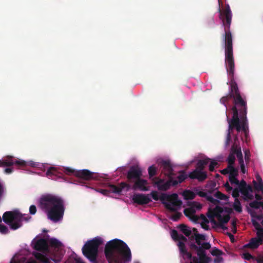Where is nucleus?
Segmentation results:
<instances>
[{"label": "nucleus", "mask_w": 263, "mask_h": 263, "mask_svg": "<svg viewBox=\"0 0 263 263\" xmlns=\"http://www.w3.org/2000/svg\"><path fill=\"white\" fill-rule=\"evenodd\" d=\"M226 30L227 33L225 35V64L228 74L231 79L230 97H232L233 99L234 104L232 110L233 114L236 112V115H239L238 111H239L240 116H247V102L241 97L237 84L234 81V78L235 63L233 50L232 35H231L229 30V26L226 27Z\"/></svg>", "instance_id": "1"}, {"label": "nucleus", "mask_w": 263, "mask_h": 263, "mask_svg": "<svg viewBox=\"0 0 263 263\" xmlns=\"http://www.w3.org/2000/svg\"><path fill=\"white\" fill-rule=\"evenodd\" d=\"M104 254L108 263H126L132 260L130 249L125 242L118 239L106 243Z\"/></svg>", "instance_id": "2"}, {"label": "nucleus", "mask_w": 263, "mask_h": 263, "mask_svg": "<svg viewBox=\"0 0 263 263\" xmlns=\"http://www.w3.org/2000/svg\"><path fill=\"white\" fill-rule=\"evenodd\" d=\"M41 209L47 213L48 219L58 222L63 217L65 211L63 199L57 195L47 194L42 195L39 200Z\"/></svg>", "instance_id": "3"}, {"label": "nucleus", "mask_w": 263, "mask_h": 263, "mask_svg": "<svg viewBox=\"0 0 263 263\" xmlns=\"http://www.w3.org/2000/svg\"><path fill=\"white\" fill-rule=\"evenodd\" d=\"M151 195L154 200L157 201L160 199L165 208L171 212H176L182 204L181 201L178 200V195L176 193L171 195L162 194L159 197L157 191H152Z\"/></svg>", "instance_id": "4"}, {"label": "nucleus", "mask_w": 263, "mask_h": 263, "mask_svg": "<svg viewBox=\"0 0 263 263\" xmlns=\"http://www.w3.org/2000/svg\"><path fill=\"white\" fill-rule=\"evenodd\" d=\"M103 242L100 237H96L88 240L82 248V253L91 262L96 263L98 254V249Z\"/></svg>", "instance_id": "5"}, {"label": "nucleus", "mask_w": 263, "mask_h": 263, "mask_svg": "<svg viewBox=\"0 0 263 263\" xmlns=\"http://www.w3.org/2000/svg\"><path fill=\"white\" fill-rule=\"evenodd\" d=\"M25 217L18 210L5 212L3 215L4 222L10 226L11 229L16 230L22 226V221H28L31 218Z\"/></svg>", "instance_id": "6"}, {"label": "nucleus", "mask_w": 263, "mask_h": 263, "mask_svg": "<svg viewBox=\"0 0 263 263\" xmlns=\"http://www.w3.org/2000/svg\"><path fill=\"white\" fill-rule=\"evenodd\" d=\"M227 117L229 123V131L232 132L234 128L238 132L242 130L247 136L249 130L247 116L241 115L239 118V115H237L235 112L233 115L232 119H230L228 116Z\"/></svg>", "instance_id": "7"}, {"label": "nucleus", "mask_w": 263, "mask_h": 263, "mask_svg": "<svg viewBox=\"0 0 263 263\" xmlns=\"http://www.w3.org/2000/svg\"><path fill=\"white\" fill-rule=\"evenodd\" d=\"M219 6L222 4L221 0H218ZM218 12L219 13V18L221 20L222 26L224 27V33L223 34V39L224 43L225 44V35L227 33L226 30V27L229 26V30L232 35L230 31V27L232 22V14L229 5L226 6L224 10H221L220 7L218 8Z\"/></svg>", "instance_id": "8"}, {"label": "nucleus", "mask_w": 263, "mask_h": 263, "mask_svg": "<svg viewBox=\"0 0 263 263\" xmlns=\"http://www.w3.org/2000/svg\"><path fill=\"white\" fill-rule=\"evenodd\" d=\"M178 246L180 252L183 257H186L187 259L192 260L190 263H209L210 261V258L207 256L206 255L200 256L199 258L196 256H193L191 253L187 252L185 244L183 242H178Z\"/></svg>", "instance_id": "9"}, {"label": "nucleus", "mask_w": 263, "mask_h": 263, "mask_svg": "<svg viewBox=\"0 0 263 263\" xmlns=\"http://www.w3.org/2000/svg\"><path fill=\"white\" fill-rule=\"evenodd\" d=\"M107 187V189H99L97 191L104 195L107 196L110 193L120 194L124 189H126V191H127L130 189V185L125 182H121L119 185L108 183Z\"/></svg>", "instance_id": "10"}, {"label": "nucleus", "mask_w": 263, "mask_h": 263, "mask_svg": "<svg viewBox=\"0 0 263 263\" xmlns=\"http://www.w3.org/2000/svg\"><path fill=\"white\" fill-rule=\"evenodd\" d=\"M13 165H17L19 168H23L27 166V162L23 160H16L11 156L0 160V166H11Z\"/></svg>", "instance_id": "11"}, {"label": "nucleus", "mask_w": 263, "mask_h": 263, "mask_svg": "<svg viewBox=\"0 0 263 263\" xmlns=\"http://www.w3.org/2000/svg\"><path fill=\"white\" fill-rule=\"evenodd\" d=\"M153 181L160 191H166L173 186V177H168V180L164 182L163 179L154 178Z\"/></svg>", "instance_id": "12"}, {"label": "nucleus", "mask_w": 263, "mask_h": 263, "mask_svg": "<svg viewBox=\"0 0 263 263\" xmlns=\"http://www.w3.org/2000/svg\"><path fill=\"white\" fill-rule=\"evenodd\" d=\"M142 175V171L138 166H133L130 167L127 174V178L129 182H133V180H137L141 178Z\"/></svg>", "instance_id": "13"}, {"label": "nucleus", "mask_w": 263, "mask_h": 263, "mask_svg": "<svg viewBox=\"0 0 263 263\" xmlns=\"http://www.w3.org/2000/svg\"><path fill=\"white\" fill-rule=\"evenodd\" d=\"M222 212V209L219 206H216L212 213L208 214L214 215V217H216L218 221V223H227L230 219V216L229 214L223 216H221L220 213Z\"/></svg>", "instance_id": "14"}, {"label": "nucleus", "mask_w": 263, "mask_h": 263, "mask_svg": "<svg viewBox=\"0 0 263 263\" xmlns=\"http://www.w3.org/2000/svg\"><path fill=\"white\" fill-rule=\"evenodd\" d=\"M160 167L162 168V172L168 177H173L174 175L172 166L168 160H161L158 162Z\"/></svg>", "instance_id": "15"}, {"label": "nucleus", "mask_w": 263, "mask_h": 263, "mask_svg": "<svg viewBox=\"0 0 263 263\" xmlns=\"http://www.w3.org/2000/svg\"><path fill=\"white\" fill-rule=\"evenodd\" d=\"M33 248L34 250L46 253L49 252V245L48 241L44 238H41L35 242Z\"/></svg>", "instance_id": "16"}, {"label": "nucleus", "mask_w": 263, "mask_h": 263, "mask_svg": "<svg viewBox=\"0 0 263 263\" xmlns=\"http://www.w3.org/2000/svg\"><path fill=\"white\" fill-rule=\"evenodd\" d=\"M188 177L192 179H197L199 181H203L207 178V174L205 172L195 169L189 173Z\"/></svg>", "instance_id": "17"}, {"label": "nucleus", "mask_w": 263, "mask_h": 263, "mask_svg": "<svg viewBox=\"0 0 263 263\" xmlns=\"http://www.w3.org/2000/svg\"><path fill=\"white\" fill-rule=\"evenodd\" d=\"M132 199L135 203L140 205L147 204L152 201L148 195L141 194H134Z\"/></svg>", "instance_id": "18"}, {"label": "nucleus", "mask_w": 263, "mask_h": 263, "mask_svg": "<svg viewBox=\"0 0 263 263\" xmlns=\"http://www.w3.org/2000/svg\"><path fill=\"white\" fill-rule=\"evenodd\" d=\"M75 176L81 179L89 180L94 178V174L87 170L77 171Z\"/></svg>", "instance_id": "19"}, {"label": "nucleus", "mask_w": 263, "mask_h": 263, "mask_svg": "<svg viewBox=\"0 0 263 263\" xmlns=\"http://www.w3.org/2000/svg\"><path fill=\"white\" fill-rule=\"evenodd\" d=\"M262 241L263 238L262 237L257 236V237L252 238L248 243L244 245L243 248L256 249L262 243Z\"/></svg>", "instance_id": "20"}, {"label": "nucleus", "mask_w": 263, "mask_h": 263, "mask_svg": "<svg viewBox=\"0 0 263 263\" xmlns=\"http://www.w3.org/2000/svg\"><path fill=\"white\" fill-rule=\"evenodd\" d=\"M148 182L146 180L140 178L135 181L132 188L134 190L138 189L142 191H147L149 190V187L146 186Z\"/></svg>", "instance_id": "21"}, {"label": "nucleus", "mask_w": 263, "mask_h": 263, "mask_svg": "<svg viewBox=\"0 0 263 263\" xmlns=\"http://www.w3.org/2000/svg\"><path fill=\"white\" fill-rule=\"evenodd\" d=\"M183 212L184 215L192 220L196 222L199 220L198 216L195 215L196 210L194 209V207L185 209Z\"/></svg>", "instance_id": "22"}, {"label": "nucleus", "mask_w": 263, "mask_h": 263, "mask_svg": "<svg viewBox=\"0 0 263 263\" xmlns=\"http://www.w3.org/2000/svg\"><path fill=\"white\" fill-rule=\"evenodd\" d=\"M210 160L211 159L209 158L199 160L197 163L196 169L203 171L205 168V165L208 164Z\"/></svg>", "instance_id": "23"}, {"label": "nucleus", "mask_w": 263, "mask_h": 263, "mask_svg": "<svg viewBox=\"0 0 263 263\" xmlns=\"http://www.w3.org/2000/svg\"><path fill=\"white\" fill-rule=\"evenodd\" d=\"M190 247L191 249L197 251V254L198 257L206 255L205 250L199 246H197L196 244L193 243H191Z\"/></svg>", "instance_id": "24"}, {"label": "nucleus", "mask_w": 263, "mask_h": 263, "mask_svg": "<svg viewBox=\"0 0 263 263\" xmlns=\"http://www.w3.org/2000/svg\"><path fill=\"white\" fill-rule=\"evenodd\" d=\"M59 172L58 170L53 167H50L46 172V176L51 179H54V176L58 175Z\"/></svg>", "instance_id": "25"}, {"label": "nucleus", "mask_w": 263, "mask_h": 263, "mask_svg": "<svg viewBox=\"0 0 263 263\" xmlns=\"http://www.w3.org/2000/svg\"><path fill=\"white\" fill-rule=\"evenodd\" d=\"M252 222L253 226L257 230L256 236L263 238V228L260 227L259 223L256 220H252Z\"/></svg>", "instance_id": "26"}, {"label": "nucleus", "mask_w": 263, "mask_h": 263, "mask_svg": "<svg viewBox=\"0 0 263 263\" xmlns=\"http://www.w3.org/2000/svg\"><path fill=\"white\" fill-rule=\"evenodd\" d=\"M48 243L50 247L57 250H59L62 245L59 240L53 238L50 239Z\"/></svg>", "instance_id": "27"}, {"label": "nucleus", "mask_w": 263, "mask_h": 263, "mask_svg": "<svg viewBox=\"0 0 263 263\" xmlns=\"http://www.w3.org/2000/svg\"><path fill=\"white\" fill-rule=\"evenodd\" d=\"M252 192V188L251 185H248L247 187L244 188L240 191V193L246 198L249 199L253 198V196L250 194V192Z\"/></svg>", "instance_id": "28"}, {"label": "nucleus", "mask_w": 263, "mask_h": 263, "mask_svg": "<svg viewBox=\"0 0 263 263\" xmlns=\"http://www.w3.org/2000/svg\"><path fill=\"white\" fill-rule=\"evenodd\" d=\"M180 173L181 174L177 177L178 180L173 179V186H175L178 183L182 182L187 178V176L184 174V172H181Z\"/></svg>", "instance_id": "29"}, {"label": "nucleus", "mask_w": 263, "mask_h": 263, "mask_svg": "<svg viewBox=\"0 0 263 263\" xmlns=\"http://www.w3.org/2000/svg\"><path fill=\"white\" fill-rule=\"evenodd\" d=\"M207 216L210 219L211 222L214 225L224 230H228V227L225 226L223 223H221V222L220 223H218V222L214 219V215L208 214Z\"/></svg>", "instance_id": "30"}, {"label": "nucleus", "mask_w": 263, "mask_h": 263, "mask_svg": "<svg viewBox=\"0 0 263 263\" xmlns=\"http://www.w3.org/2000/svg\"><path fill=\"white\" fill-rule=\"evenodd\" d=\"M180 231L186 236H190L192 233L191 230L186 225L182 224L179 227Z\"/></svg>", "instance_id": "31"}, {"label": "nucleus", "mask_w": 263, "mask_h": 263, "mask_svg": "<svg viewBox=\"0 0 263 263\" xmlns=\"http://www.w3.org/2000/svg\"><path fill=\"white\" fill-rule=\"evenodd\" d=\"M183 195L184 196V198L186 200L193 199L196 196L195 194L190 190L185 191L183 193Z\"/></svg>", "instance_id": "32"}, {"label": "nucleus", "mask_w": 263, "mask_h": 263, "mask_svg": "<svg viewBox=\"0 0 263 263\" xmlns=\"http://www.w3.org/2000/svg\"><path fill=\"white\" fill-rule=\"evenodd\" d=\"M233 207L236 212L238 213H241L242 212V206L238 199H235Z\"/></svg>", "instance_id": "33"}, {"label": "nucleus", "mask_w": 263, "mask_h": 263, "mask_svg": "<svg viewBox=\"0 0 263 263\" xmlns=\"http://www.w3.org/2000/svg\"><path fill=\"white\" fill-rule=\"evenodd\" d=\"M249 205L251 208L255 209H258L260 206L263 209V202L254 201L250 202Z\"/></svg>", "instance_id": "34"}, {"label": "nucleus", "mask_w": 263, "mask_h": 263, "mask_svg": "<svg viewBox=\"0 0 263 263\" xmlns=\"http://www.w3.org/2000/svg\"><path fill=\"white\" fill-rule=\"evenodd\" d=\"M233 154H234V155H236V156H237V157L238 158V162H239L241 161V162H242V161H243V159L242 154L241 153L240 148H239V149H237V148L233 149Z\"/></svg>", "instance_id": "35"}, {"label": "nucleus", "mask_w": 263, "mask_h": 263, "mask_svg": "<svg viewBox=\"0 0 263 263\" xmlns=\"http://www.w3.org/2000/svg\"><path fill=\"white\" fill-rule=\"evenodd\" d=\"M33 255L37 260L44 262H46L47 258L43 254L39 252H35L33 253Z\"/></svg>", "instance_id": "36"}, {"label": "nucleus", "mask_w": 263, "mask_h": 263, "mask_svg": "<svg viewBox=\"0 0 263 263\" xmlns=\"http://www.w3.org/2000/svg\"><path fill=\"white\" fill-rule=\"evenodd\" d=\"M253 183L254 189L257 192L260 191L263 194V183H258L256 181L253 180Z\"/></svg>", "instance_id": "37"}, {"label": "nucleus", "mask_w": 263, "mask_h": 263, "mask_svg": "<svg viewBox=\"0 0 263 263\" xmlns=\"http://www.w3.org/2000/svg\"><path fill=\"white\" fill-rule=\"evenodd\" d=\"M228 168H230L229 176H237L238 175V170L235 168L233 165H228Z\"/></svg>", "instance_id": "38"}, {"label": "nucleus", "mask_w": 263, "mask_h": 263, "mask_svg": "<svg viewBox=\"0 0 263 263\" xmlns=\"http://www.w3.org/2000/svg\"><path fill=\"white\" fill-rule=\"evenodd\" d=\"M148 172L149 178H152L154 176L156 175L157 168L154 165H153L148 167Z\"/></svg>", "instance_id": "39"}, {"label": "nucleus", "mask_w": 263, "mask_h": 263, "mask_svg": "<svg viewBox=\"0 0 263 263\" xmlns=\"http://www.w3.org/2000/svg\"><path fill=\"white\" fill-rule=\"evenodd\" d=\"M232 99V97H230V90L229 91V94L226 96L222 97L220 99V103L224 105L226 108H227V103L230 100Z\"/></svg>", "instance_id": "40"}, {"label": "nucleus", "mask_w": 263, "mask_h": 263, "mask_svg": "<svg viewBox=\"0 0 263 263\" xmlns=\"http://www.w3.org/2000/svg\"><path fill=\"white\" fill-rule=\"evenodd\" d=\"M232 99V97H230V90L229 91V94L226 96L222 97L220 99V103L224 105L226 108H227V103L230 100Z\"/></svg>", "instance_id": "41"}, {"label": "nucleus", "mask_w": 263, "mask_h": 263, "mask_svg": "<svg viewBox=\"0 0 263 263\" xmlns=\"http://www.w3.org/2000/svg\"><path fill=\"white\" fill-rule=\"evenodd\" d=\"M235 161V156L234 154L230 153L228 156L227 161L228 162V165L232 166L234 165Z\"/></svg>", "instance_id": "42"}, {"label": "nucleus", "mask_w": 263, "mask_h": 263, "mask_svg": "<svg viewBox=\"0 0 263 263\" xmlns=\"http://www.w3.org/2000/svg\"><path fill=\"white\" fill-rule=\"evenodd\" d=\"M214 196L218 199L220 200H226L228 199V197L226 195L217 191L214 194Z\"/></svg>", "instance_id": "43"}, {"label": "nucleus", "mask_w": 263, "mask_h": 263, "mask_svg": "<svg viewBox=\"0 0 263 263\" xmlns=\"http://www.w3.org/2000/svg\"><path fill=\"white\" fill-rule=\"evenodd\" d=\"M211 253L213 256L217 257L222 255L223 254V252L216 248H214L211 251Z\"/></svg>", "instance_id": "44"}, {"label": "nucleus", "mask_w": 263, "mask_h": 263, "mask_svg": "<svg viewBox=\"0 0 263 263\" xmlns=\"http://www.w3.org/2000/svg\"><path fill=\"white\" fill-rule=\"evenodd\" d=\"M182 216V214L180 212H176L173 215L171 216V219L174 221H178Z\"/></svg>", "instance_id": "45"}, {"label": "nucleus", "mask_w": 263, "mask_h": 263, "mask_svg": "<svg viewBox=\"0 0 263 263\" xmlns=\"http://www.w3.org/2000/svg\"><path fill=\"white\" fill-rule=\"evenodd\" d=\"M9 232L8 228L3 224H0V233L3 234H6Z\"/></svg>", "instance_id": "46"}, {"label": "nucleus", "mask_w": 263, "mask_h": 263, "mask_svg": "<svg viewBox=\"0 0 263 263\" xmlns=\"http://www.w3.org/2000/svg\"><path fill=\"white\" fill-rule=\"evenodd\" d=\"M237 185L238 186L237 188L238 189V190L240 191L242 190L244 188L247 187V186L248 185L247 184L246 182L244 180H242L240 182H239V184H237Z\"/></svg>", "instance_id": "47"}, {"label": "nucleus", "mask_w": 263, "mask_h": 263, "mask_svg": "<svg viewBox=\"0 0 263 263\" xmlns=\"http://www.w3.org/2000/svg\"><path fill=\"white\" fill-rule=\"evenodd\" d=\"M192 237H193V238H194L195 239V240H198H198L202 241V240H204L205 239V237L204 235L200 234L199 233H197L196 234H195V236H192Z\"/></svg>", "instance_id": "48"}, {"label": "nucleus", "mask_w": 263, "mask_h": 263, "mask_svg": "<svg viewBox=\"0 0 263 263\" xmlns=\"http://www.w3.org/2000/svg\"><path fill=\"white\" fill-rule=\"evenodd\" d=\"M240 191L238 190L237 187L235 188L232 192V195L235 199H238V198L239 196V193Z\"/></svg>", "instance_id": "49"}, {"label": "nucleus", "mask_w": 263, "mask_h": 263, "mask_svg": "<svg viewBox=\"0 0 263 263\" xmlns=\"http://www.w3.org/2000/svg\"><path fill=\"white\" fill-rule=\"evenodd\" d=\"M229 181L231 184H239V181L236 178V176H229Z\"/></svg>", "instance_id": "50"}, {"label": "nucleus", "mask_w": 263, "mask_h": 263, "mask_svg": "<svg viewBox=\"0 0 263 263\" xmlns=\"http://www.w3.org/2000/svg\"><path fill=\"white\" fill-rule=\"evenodd\" d=\"M218 164V163L214 161H211V163L209 165V170L210 172H213L214 170V167L216 165Z\"/></svg>", "instance_id": "51"}, {"label": "nucleus", "mask_w": 263, "mask_h": 263, "mask_svg": "<svg viewBox=\"0 0 263 263\" xmlns=\"http://www.w3.org/2000/svg\"><path fill=\"white\" fill-rule=\"evenodd\" d=\"M171 235L174 240H177L180 234H178L176 230H173L172 231Z\"/></svg>", "instance_id": "52"}, {"label": "nucleus", "mask_w": 263, "mask_h": 263, "mask_svg": "<svg viewBox=\"0 0 263 263\" xmlns=\"http://www.w3.org/2000/svg\"><path fill=\"white\" fill-rule=\"evenodd\" d=\"M199 247L202 248L203 250H209L211 248V245L209 242H203Z\"/></svg>", "instance_id": "53"}, {"label": "nucleus", "mask_w": 263, "mask_h": 263, "mask_svg": "<svg viewBox=\"0 0 263 263\" xmlns=\"http://www.w3.org/2000/svg\"><path fill=\"white\" fill-rule=\"evenodd\" d=\"M250 152L248 150H246L245 151V159L246 163L247 164L249 163L250 161Z\"/></svg>", "instance_id": "54"}, {"label": "nucleus", "mask_w": 263, "mask_h": 263, "mask_svg": "<svg viewBox=\"0 0 263 263\" xmlns=\"http://www.w3.org/2000/svg\"><path fill=\"white\" fill-rule=\"evenodd\" d=\"M77 171L72 170L70 168L67 167L65 168L64 173L67 175H70L73 174L75 175V173Z\"/></svg>", "instance_id": "55"}, {"label": "nucleus", "mask_w": 263, "mask_h": 263, "mask_svg": "<svg viewBox=\"0 0 263 263\" xmlns=\"http://www.w3.org/2000/svg\"><path fill=\"white\" fill-rule=\"evenodd\" d=\"M208 201H210L211 202L213 203H214V204H217V203H218V200L216 199H214L212 196H210V195H208V196L206 197V198Z\"/></svg>", "instance_id": "56"}, {"label": "nucleus", "mask_w": 263, "mask_h": 263, "mask_svg": "<svg viewBox=\"0 0 263 263\" xmlns=\"http://www.w3.org/2000/svg\"><path fill=\"white\" fill-rule=\"evenodd\" d=\"M231 132L228 130V133L227 135L226 141V145L228 146L229 145L230 142L231 140Z\"/></svg>", "instance_id": "57"}, {"label": "nucleus", "mask_w": 263, "mask_h": 263, "mask_svg": "<svg viewBox=\"0 0 263 263\" xmlns=\"http://www.w3.org/2000/svg\"><path fill=\"white\" fill-rule=\"evenodd\" d=\"M243 257L245 259L247 260H250L251 259L253 258V256L247 252L243 254Z\"/></svg>", "instance_id": "58"}, {"label": "nucleus", "mask_w": 263, "mask_h": 263, "mask_svg": "<svg viewBox=\"0 0 263 263\" xmlns=\"http://www.w3.org/2000/svg\"><path fill=\"white\" fill-rule=\"evenodd\" d=\"M36 212V208L34 205H31L29 208V213L31 215H34Z\"/></svg>", "instance_id": "59"}, {"label": "nucleus", "mask_w": 263, "mask_h": 263, "mask_svg": "<svg viewBox=\"0 0 263 263\" xmlns=\"http://www.w3.org/2000/svg\"><path fill=\"white\" fill-rule=\"evenodd\" d=\"M191 207H194L195 210V209L200 210L202 208V205L199 203L194 202L193 203Z\"/></svg>", "instance_id": "60"}, {"label": "nucleus", "mask_w": 263, "mask_h": 263, "mask_svg": "<svg viewBox=\"0 0 263 263\" xmlns=\"http://www.w3.org/2000/svg\"><path fill=\"white\" fill-rule=\"evenodd\" d=\"M239 164H240V170H241V172L243 173V174H245L247 172V170L245 168V164H244V161H242V162H239Z\"/></svg>", "instance_id": "61"}, {"label": "nucleus", "mask_w": 263, "mask_h": 263, "mask_svg": "<svg viewBox=\"0 0 263 263\" xmlns=\"http://www.w3.org/2000/svg\"><path fill=\"white\" fill-rule=\"evenodd\" d=\"M177 241H179V242H181L184 244V242H186L187 241V238L183 235L180 234Z\"/></svg>", "instance_id": "62"}, {"label": "nucleus", "mask_w": 263, "mask_h": 263, "mask_svg": "<svg viewBox=\"0 0 263 263\" xmlns=\"http://www.w3.org/2000/svg\"><path fill=\"white\" fill-rule=\"evenodd\" d=\"M223 258L220 256L216 257L214 259V263H222L223 262Z\"/></svg>", "instance_id": "63"}, {"label": "nucleus", "mask_w": 263, "mask_h": 263, "mask_svg": "<svg viewBox=\"0 0 263 263\" xmlns=\"http://www.w3.org/2000/svg\"><path fill=\"white\" fill-rule=\"evenodd\" d=\"M197 194L201 197H205L206 198L208 195V193L203 191H199L197 193Z\"/></svg>", "instance_id": "64"}]
</instances>
